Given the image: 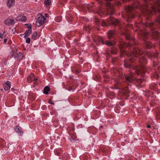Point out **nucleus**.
Listing matches in <instances>:
<instances>
[{
  "label": "nucleus",
  "mask_w": 160,
  "mask_h": 160,
  "mask_svg": "<svg viewBox=\"0 0 160 160\" xmlns=\"http://www.w3.org/2000/svg\"><path fill=\"white\" fill-rule=\"evenodd\" d=\"M142 53H143L144 55L147 54L148 57L151 56L156 57L158 56L157 53H155L153 52L151 53L149 52H143L140 49L138 48L134 49L132 54H128V56H131L132 58L134 57L138 58L139 57L140 55H141Z\"/></svg>",
  "instance_id": "nucleus-1"
},
{
  "label": "nucleus",
  "mask_w": 160,
  "mask_h": 160,
  "mask_svg": "<svg viewBox=\"0 0 160 160\" xmlns=\"http://www.w3.org/2000/svg\"><path fill=\"white\" fill-rule=\"evenodd\" d=\"M160 0H157L155 6H152V11L148 12L149 13H153V12H155L156 11L160 12V4H159Z\"/></svg>",
  "instance_id": "nucleus-2"
},
{
  "label": "nucleus",
  "mask_w": 160,
  "mask_h": 160,
  "mask_svg": "<svg viewBox=\"0 0 160 160\" xmlns=\"http://www.w3.org/2000/svg\"><path fill=\"white\" fill-rule=\"evenodd\" d=\"M27 79L28 83H31L33 81L34 84H37V78L35 77V75L33 73H31L28 76Z\"/></svg>",
  "instance_id": "nucleus-3"
},
{
  "label": "nucleus",
  "mask_w": 160,
  "mask_h": 160,
  "mask_svg": "<svg viewBox=\"0 0 160 160\" xmlns=\"http://www.w3.org/2000/svg\"><path fill=\"white\" fill-rule=\"evenodd\" d=\"M45 20L46 18L44 16L39 17L36 22V25L38 27H40L45 22Z\"/></svg>",
  "instance_id": "nucleus-4"
},
{
  "label": "nucleus",
  "mask_w": 160,
  "mask_h": 160,
  "mask_svg": "<svg viewBox=\"0 0 160 160\" xmlns=\"http://www.w3.org/2000/svg\"><path fill=\"white\" fill-rule=\"evenodd\" d=\"M137 73L138 74L140 73H144L145 72V69L143 66H137L135 68Z\"/></svg>",
  "instance_id": "nucleus-5"
},
{
  "label": "nucleus",
  "mask_w": 160,
  "mask_h": 160,
  "mask_svg": "<svg viewBox=\"0 0 160 160\" xmlns=\"http://www.w3.org/2000/svg\"><path fill=\"white\" fill-rule=\"evenodd\" d=\"M4 23L8 26L12 25L15 23V20L12 18H8L4 21Z\"/></svg>",
  "instance_id": "nucleus-6"
},
{
  "label": "nucleus",
  "mask_w": 160,
  "mask_h": 160,
  "mask_svg": "<svg viewBox=\"0 0 160 160\" xmlns=\"http://www.w3.org/2000/svg\"><path fill=\"white\" fill-rule=\"evenodd\" d=\"M108 20V24H113L116 25L118 24L119 22V21L118 20H117L114 18H112L111 17L109 20Z\"/></svg>",
  "instance_id": "nucleus-7"
},
{
  "label": "nucleus",
  "mask_w": 160,
  "mask_h": 160,
  "mask_svg": "<svg viewBox=\"0 0 160 160\" xmlns=\"http://www.w3.org/2000/svg\"><path fill=\"white\" fill-rule=\"evenodd\" d=\"M17 20L21 21L23 22H25L27 20V18L25 16L19 15L17 17Z\"/></svg>",
  "instance_id": "nucleus-8"
},
{
  "label": "nucleus",
  "mask_w": 160,
  "mask_h": 160,
  "mask_svg": "<svg viewBox=\"0 0 160 160\" xmlns=\"http://www.w3.org/2000/svg\"><path fill=\"white\" fill-rule=\"evenodd\" d=\"M32 29H28L27 30L26 32L23 34H21V37L23 36L24 38H25L28 36L32 32Z\"/></svg>",
  "instance_id": "nucleus-9"
},
{
  "label": "nucleus",
  "mask_w": 160,
  "mask_h": 160,
  "mask_svg": "<svg viewBox=\"0 0 160 160\" xmlns=\"http://www.w3.org/2000/svg\"><path fill=\"white\" fill-rule=\"evenodd\" d=\"M3 86L5 90H8L10 89L11 87V85L9 84V82H6L4 84Z\"/></svg>",
  "instance_id": "nucleus-10"
},
{
  "label": "nucleus",
  "mask_w": 160,
  "mask_h": 160,
  "mask_svg": "<svg viewBox=\"0 0 160 160\" xmlns=\"http://www.w3.org/2000/svg\"><path fill=\"white\" fill-rule=\"evenodd\" d=\"M151 35L153 38H157L159 36V33L156 31H153L152 32Z\"/></svg>",
  "instance_id": "nucleus-11"
},
{
  "label": "nucleus",
  "mask_w": 160,
  "mask_h": 160,
  "mask_svg": "<svg viewBox=\"0 0 160 160\" xmlns=\"http://www.w3.org/2000/svg\"><path fill=\"white\" fill-rule=\"evenodd\" d=\"M14 0H8L7 3V6L10 8L13 6L14 4Z\"/></svg>",
  "instance_id": "nucleus-12"
},
{
  "label": "nucleus",
  "mask_w": 160,
  "mask_h": 160,
  "mask_svg": "<svg viewBox=\"0 0 160 160\" xmlns=\"http://www.w3.org/2000/svg\"><path fill=\"white\" fill-rule=\"evenodd\" d=\"M105 44L108 46H113L115 45V42L113 41L111 42L110 41H106L105 42Z\"/></svg>",
  "instance_id": "nucleus-13"
},
{
  "label": "nucleus",
  "mask_w": 160,
  "mask_h": 160,
  "mask_svg": "<svg viewBox=\"0 0 160 160\" xmlns=\"http://www.w3.org/2000/svg\"><path fill=\"white\" fill-rule=\"evenodd\" d=\"M126 80L129 82H132L134 78H133L131 75L125 77Z\"/></svg>",
  "instance_id": "nucleus-14"
},
{
  "label": "nucleus",
  "mask_w": 160,
  "mask_h": 160,
  "mask_svg": "<svg viewBox=\"0 0 160 160\" xmlns=\"http://www.w3.org/2000/svg\"><path fill=\"white\" fill-rule=\"evenodd\" d=\"M50 91V88L48 86L45 87L43 90V93L45 94H47Z\"/></svg>",
  "instance_id": "nucleus-15"
},
{
  "label": "nucleus",
  "mask_w": 160,
  "mask_h": 160,
  "mask_svg": "<svg viewBox=\"0 0 160 160\" xmlns=\"http://www.w3.org/2000/svg\"><path fill=\"white\" fill-rule=\"evenodd\" d=\"M44 4L47 7H49L51 4L50 0H45L44 1Z\"/></svg>",
  "instance_id": "nucleus-16"
},
{
  "label": "nucleus",
  "mask_w": 160,
  "mask_h": 160,
  "mask_svg": "<svg viewBox=\"0 0 160 160\" xmlns=\"http://www.w3.org/2000/svg\"><path fill=\"white\" fill-rule=\"evenodd\" d=\"M15 131L18 133L21 132L22 129L19 126H17L15 128Z\"/></svg>",
  "instance_id": "nucleus-17"
},
{
  "label": "nucleus",
  "mask_w": 160,
  "mask_h": 160,
  "mask_svg": "<svg viewBox=\"0 0 160 160\" xmlns=\"http://www.w3.org/2000/svg\"><path fill=\"white\" fill-rule=\"evenodd\" d=\"M114 34V32L113 31H109L108 33V37L109 39H110L112 37Z\"/></svg>",
  "instance_id": "nucleus-18"
},
{
  "label": "nucleus",
  "mask_w": 160,
  "mask_h": 160,
  "mask_svg": "<svg viewBox=\"0 0 160 160\" xmlns=\"http://www.w3.org/2000/svg\"><path fill=\"white\" fill-rule=\"evenodd\" d=\"M145 44L146 47L148 48H150L152 47V44L148 42H146Z\"/></svg>",
  "instance_id": "nucleus-19"
},
{
  "label": "nucleus",
  "mask_w": 160,
  "mask_h": 160,
  "mask_svg": "<svg viewBox=\"0 0 160 160\" xmlns=\"http://www.w3.org/2000/svg\"><path fill=\"white\" fill-rule=\"evenodd\" d=\"M135 8H136V7L134 6H129L126 9L127 10L128 12H130L132 10Z\"/></svg>",
  "instance_id": "nucleus-20"
},
{
  "label": "nucleus",
  "mask_w": 160,
  "mask_h": 160,
  "mask_svg": "<svg viewBox=\"0 0 160 160\" xmlns=\"http://www.w3.org/2000/svg\"><path fill=\"white\" fill-rule=\"evenodd\" d=\"M132 61L131 59H129L128 61L126 62V63H124V65L125 66V67L127 68H128L130 67V64H129V62H131Z\"/></svg>",
  "instance_id": "nucleus-21"
},
{
  "label": "nucleus",
  "mask_w": 160,
  "mask_h": 160,
  "mask_svg": "<svg viewBox=\"0 0 160 160\" xmlns=\"http://www.w3.org/2000/svg\"><path fill=\"white\" fill-rule=\"evenodd\" d=\"M17 55L16 57L18 58V59H21L23 57L22 54L21 53L19 52L17 53Z\"/></svg>",
  "instance_id": "nucleus-22"
},
{
  "label": "nucleus",
  "mask_w": 160,
  "mask_h": 160,
  "mask_svg": "<svg viewBox=\"0 0 160 160\" xmlns=\"http://www.w3.org/2000/svg\"><path fill=\"white\" fill-rule=\"evenodd\" d=\"M38 34L37 32H35L32 36V39L36 37Z\"/></svg>",
  "instance_id": "nucleus-23"
},
{
  "label": "nucleus",
  "mask_w": 160,
  "mask_h": 160,
  "mask_svg": "<svg viewBox=\"0 0 160 160\" xmlns=\"http://www.w3.org/2000/svg\"><path fill=\"white\" fill-rule=\"evenodd\" d=\"M101 24L102 26H107V23L105 22L103 20L102 21Z\"/></svg>",
  "instance_id": "nucleus-24"
},
{
  "label": "nucleus",
  "mask_w": 160,
  "mask_h": 160,
  "mask_svg": "<svg viewBox=\"0 0 160 160\" xmlns=\"http://www.w3.org/2000/svg\"><path fill=\"white\" fill-rule=\"evenodd\" d=\"M146 62V60L144 59H141L140 60L139 63H142V64H144Z\"/></svg>",
  "instance_id": "nucleus-25"
},
{
  "label": "nucleus",
  "mask_w": 160,
  "mask_h": 160,
  "mask_svg": "<svg viewBox=\"0 0 160 160\" xmlns=\"http://www.w3.org/2000/svg\"><path fill=\"white\" fill-rule=\"evenodd\" d=\"M55 20L58 22H60L62 20V18L61 17H57L56 18Z\"/></svg>",
  "instance_id": "nucleus-26"
},
{
  "label": "nucleus",
  "mask_w": 160,
  "mask_h": 160,
  "mask_svg": "<svg viewBox=\"0 0 160 160\" xmlns=\"http://www.w3.org/2000/svg\"><path fill=\"white\" fill-rule=\"evenodd\" d=\"M26 42L27 43H30V38H27L26 39Z\"/></svg>",
  "instance_id": "nucleus-27"
},
{
  "label": "nucleus",
  "mask_w": 160,
  "mask_h": 160,
  "mask_svg": "<svg viewBox=\"0 0 160 160\" xmlns=\"http://www.w3.org/2000/svg\"><path fill=\"white\" fill-rule=\"evenodd\" d=\"M137 81L139 83H141L142 82V80L141 79H137Z\"/></svg>",
  "instance_id": "nucleus-28"
},
{
  "label": "nucleus",
  "mask_w": 160,
  "mask_h": 160,
  "mask_svg": "<svg viewBox=\"0 0 160 160\" xmlns=\"http://www.w3.org/2000/svg\"><path fill=\"white\" fill-rule=\"evenodd\" d=\"M126 38L127 39H131V36L129 34L127 35L126 36Z\"/></svg>",
  "instance_id": "nucleus-29"
},
{
  "label": "nucleus",
  "mask_w": 160,
  "mask_h": 160,
  "mask_svg": "<svg viewBox=\"0 0 160 160\" xmlns=\"http://www.w3.org/2000/svg\"><path fill=\"white\" fill-rule=\"evenodd\" d=\"M28 27L29 28L28 29H32V26L31 24H28Z\"/></svg>",
  "instance_id": "nucleus-30"
},
{
  "label": "nucleus",
  "mask_w": 160,
  "mask_h": 160,
  "mask_svg": "<svg viewBox=\"0 0 160 160\" xmlns=\"http://www.w3.org/2000/svg\"><path fill=\"white\" fill-rule=\"evenodd\" d=\"M49 103L51 104H54V103L52 102V101L51 100H49Z\"/></svg>",
  "instance_id": "nucleus-31"
},
{
  "label": "nucleus",
  "mask_w": 160,
  "mask_h": 160,
  "mask_svg": "<svg viewBox=\"0 0 160 160\" xmlns=\"http://www.w3.org/2000/svg\"><path fill=\"white\" fill-rule=\"evenodd\" d=\"M156 22H158V23H159L160 25V18L159 19H158V20H157Z\"/></svg>",
  "instance_id": "nucleus-32"
},
{
  "label": "nucleus",
  "mask_w": 160,
  "mask_h": 160,
  "mask_svg": "<svg viewBox=\"0 0 160 160\" xmlns=\"http://www.w3.org/2000/svg\"><path fill=\"white\" fill-rule=\"evenodd\" d=\"M72 89V87H70L68 88V90L69 91H71Z\"/></svg>",
  "instance_id": "nucleus-33"
},
{
  "label": "nucleus",
  "mask_w": 160,
  "mask_h": 160,
  "mask_svg": "<svg viewBox=\"0 0 160 160\" xmlns=\"http://www.w3.org/2000/svg\"><path fill=\"white\" fill-rule=\"evenodd\" d=\"M3 36V35L2 34L0 33V38H2Z\"/></svg>",
  "instance_id": "nucleus-34"
},
{
  "label": "nucleus",
  "mask_w": 160,
  "mask_h": 160,
  "mask_svg": "<svg viewBox=\"0 0 160 160\" xmlns=\"http://www.w3.org/2000/svg\"><path fill=\"white\" fill-rule=\"evenodd\" d=\"M7 41V39H4V43H6Z\"/></svg>",
  "instance_id": "nucleus-35"
},
{
  "label": "nucleus",
  "mask_w": 160,
  "mask_h": 160,
  "mask_svg": "<svg viewBox=\"0 0 160 160\" xmlns=\"http://www.w3.org/2000/svg\"><path fill=\"white\" fill-rule=\"evenodd\" d=\"M111 5L110 3H108L107 4V7H111Z\"/></svg>",
  "instance_id": "nucleus-36"
},
{
  "label": "nucleus",
  "mask_w": 160,
  "mask_h": 160,
  "mask_svg": "<svg viewBox=\"0 0 160 160\" xmlns=\"http://www.w3.org/2000/svg\"><path fill=\"white\" fill-rule=\"evenodd\" d=\"M48 14H47V13H46V14H45V17H48Z\"/></svg>",
  "instance_id": "nucleus-37"
},
{
  "label": "nucleus",
  "mask_w": 160,
  "mask_h": 160,
  "mask_svg": "<svg viewBox=\"0 0 160 160\" xmlns=\"http://www.w3.org/2000/svg\"><path fill=\"white\" fill-rule=\"evenodd\" d=\"M156 78H158L159 77V76H158V74L157 73H156Z\"/></svg>",
  "instance_id": "nucleus-38"
},
{
  "label": "nucleus",
  "mask_w": 160,
  "mask_h": 160,
  "mask_svg": "<svg viewBox=\"0 0 160 160\" xmlns=\"http://www.w3.org/2000/svg\"><path fill=\"white\" fill-rule=\"evenodd\" d=\"M151 127V126L150 125L148 124L147 125V128H150Z\"/></svg>",
  "instance_id": "nucleus-39"
},
{
  "label": "nucleus",
  "mask_w": 160,
  "mask_h": 160,
  "mask_svg": "<svg viewBox=\"0 0 160 160\" xmlns=\"http://www.w3.org/2000/svg\"><path fill=\"white\" fill-rule=\"evenodd\" d=\"M111 52H112V53L113 54L115 53V52L113 51H112Z\"/></svg>",
  "instance_id": "nucleus-40"
},
{
  "label": "nucleus",
  "mask_w": 160,
  "mask_h": 160,
  "mask_svg": "<svg viewBox=\"0 0 160 160\" xmlns=\"http://www.w3.org/2000/svg\"><path fill=\"white\" fill-rule=\"evenodd\" d=\"M101 42L103 44H104V42H103V40H102L101 41Z\"/></svg>",
  "instance_id": "nucleus-41"
},
{
  "label": "nucleus",
  "mask_w": 160,
  "mask_h": 160,
  "mask_svg": "<svg viewBox=\"0 0 160 160\" xmlns=\"http://www.w3.org/2000/svg\"><path fill=\"white\" fill-rule=\"evenodd\" d=\"M144 8H145V7H147V5H146V4H145V5H144Z\"/></svg>",
  "instance_id": "nucleus-42"
},
{
  "label": "nucleus",
  "mask_w": 160,
  "mask_h": 160,
  "mask_svg": "<svg viewBox=\"0 0 160 160\" xmlns=\"http://www.w3.org/2000/svg\"><path fill=\"white\" fill-rule=\"evenodd\" d=\"M128 17L129 18H133V17H131V16H130H130H128Z\"/></svg>",
  "instance_id": "nucleus-43"
},
{
  "label": "nucleus",
  "mask_w": 160,
  "mask_h": 160,
  "mask_svg": "<svg viewBox=\"0 0 160 160\" xmlns=\"http://www.w3.org/2000/svg\"><path fill=\"white\" fill-rule=\"evenodd\" d=\"M123 45H125V46H126V43H125V42H123Z\"/></svg>",
  "instance_id": "nucleus-44"
},
{
  "label": "nucleus",
  "mask_w": 160,
  "mask_h": 160,
  "mask_svg": "<svg viewBox=\"0 0 160 160\" xmlns=\"http://www.w3.org/2000/svg\"><path fill=\"white\" fill-rule=\"evenodd\" d=\"M112 13H112V12H111V13H110V15H112Z\"/></svg>",
  "instance_id": "nucleus-45"
},
{
  "label": "nucleus",
  "mask_w": 160,
  "mask_h": 160,
  "mask_svg": "<svg viewBox=\"0 0 160 160\" xmlns=\"http://www.w3.org/2000/svg\"><path fill=\"white\" fill-rule=\"evenodd\" d=\"M110 9V8H108V11H109V9Z\"/></svg>",
  "instance_id": "nucleus-46"
},
{
  "label": "nucleus",
  "mask_w": 160,
  "mask_h": 160,
  "mask_svg": "<svg viewBox=\"0 0 160 160\" xmlns=\"http://www.w3.org/2000/svg\"><path fill=\"white\" fill-rule=\"evenodd\" d=\"M159 86H160V83L159 84Z\"/></svg>",
  "instance_id": "nucleus-47"
}]
</instances>
